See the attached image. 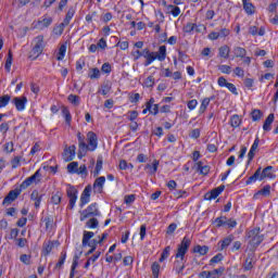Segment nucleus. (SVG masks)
<instances>
[{
  "label": "nucleus",
  "instance_id": "nucleus-1",
  "mask_svg": "<svg viewBox=\"0 0 278 278\" xmlns=\"http://www.w3.org/2000/svg\"><path fill=\"white\" fill-rule=\"evenodd\" d=\"M188 249H190V239L188 237H184L181 243L178 245L177 253L175 255L176 260V273H182L186 266L184 265V260L186 254L188 253Z\"/></svg>",
  "mask_w": 278,
  "mask_h": 278
},
{
  "label": "nucleus",
  "instance_id": "nucleus-2",
  "mask_svg": "<svg viewBox=\"0 0 278 278\" xmlns=\"http://www.w3.org/2000/svg\"><path fill=\"white\" fill-rule=\"evenodd\" d=\"M31 45L33 49L30 51L29 58L31 60H36V58L40 56L45 50V37L42 35L35 37Z\"/></svg>",
  "mask_w": 278,
  "mask_h": 278
},
{
  "label": "nucleus",
  "instance_id": "nucleus-3",
  "mask_svg": "<svg viewBox=\"0 0 278 278\" xmlns=\"http://www.w3.org/2000/svg\"><path fill=\"white\" fill-rule=\"evenodd\" d=\"M249 243L251 247H260L264 242V235L260 228H254L248 232Z\"/></svg>",
  "mask_w": 278,
  "mask_h": 278
},
{
  "label": "nucleus",
  "instance_id": "nucleus-4",
  "mask_svg": "<svg viewBox=\"0 0 278 278\" xmlns=\"http://www.w3.org/2000/svg\"><path fill=\"white\" fill-rule=\"evenodd\" d=\"M94 216H101L97 203L90 204L86 210L80 212V220L84 222L86 218H92Z\"/></svg>",
  "mask_w": 278,
  "mask_h": 278
},
{
  "label": "nucleus",
  "instance_id": "nucleus-5",
  "mask_svg": "<svg viewBox=\"0 0 278 278\" xmlns=\"http://www.w3.org/2000/svg\"><path fill=\"white\" fill-rule=\"evenodd\" d=\"M67 197L70 199V208L75 210V205L77 203V199H79V191L72 185H67Z\"/></svg>",
  "mask_w": 278,
  "mask_h": 278
},
{
  "label": "nucleus",
  "instance_id": "nucleus-6",
  "mask_svg": "<svg viewBox=\"0 0 278 278\" xmlns=\"http://www.w3.org/2000/svg\"><path fill=\"white\" fill-rule=\"evenodd\" d=\"M78 138V160H81V157H85V155L88 153V143H86V137L81 135V132L77 134Z\"/></svg>",
  "mask_w": 278,
  "mask_h": 278
},
{
  "label": "nucleus",
  "instance_id": "nucleus-7",
  "mask_svg": "<svg viewBox=\"0 0 278 278\" xmlns=\"http://www.w3.org/2000/svg\"><path fill=\"white\" fill-rule=\"evenodd\" d=\"M87 151H97L99 147V137H97V134H94L93 131H89L87 134Z\"/></svg>",
  "mask_w": 278,
  "mask_h": 278
},
{
  "label": "nucleus",
  "instance_id": "nucleus-8",
  "mask_svg": "<svg viewBox=\"0 0 278 278\" xmlns=\"http://www.w3.org/2000/svg\"><path fill=\"white\" fill-rule=\"evenodd\" d=\"M142 58H144V66H151L157 60V52H151L148 48L142 50Z\"/></svg>",
  "mask_w": 278,
  "mask_h": 278
},
{
  "label": "nucleus",
  "instance_id": "nucleus-9",
  "mask_svg": "<svg viewBox=\"0 0 278 278\" xmlns=\"http://www.w3.org/2000/svg\"><path fill=\"white\" fill-rule=\"evenodd\" d=\"M224 190H225V186H220V187H217V188L208 191L204 195L205 201H214V199H218V197H220V194H223Z\"/></svg>",
  "mask_w": 278,
  "mask_h": 278
},
{
  "label": "nucleus",
  "instance_id": "nucleus-10",
  "mask_svg": "<svg viewBox=\"0 0 278 278\" xmlns=\"http://www.w3.org/2000/svg\"><path fill=\"white\" fill-rule=\"evenodd\" d=\"M77 148L75 146H70L65 148L62 157L65 162H73L75 160Z\"/></svg>",
  "mask_w": 278,
  "mask_h": 278
},
{
  "label": "nucleus",
  "instance_id": "nucleus-11",
  "mask_svg": "<svg viewBox=\"0 0 278 278\" xmlns=\"http://www.w3.org/2000/svg\"><path fill=\"white\" fill-rule=\"evenodd\" d=\"M92 238H94V232L85 230L83 236V247H90V249H97V245L92 241H90L92 240Z\"/></svg>",
  "mask_w": 278,
  "mask_h": 278
},
{
  "label": "nucleus",
  "instance_id": "nucleus-12",
  "mask_svg": "<svg viewBox=\"0 0 278 278\" xmlns=\"http://www.w3.org/2000/svg\"><path fill=\"white\" fill-rule=\"evenodd\" d=\"M13 103L17 112H25V108H27V97H16L13 99Z\"/></svg>",
  "mask_w": 278,
  "mask_h": 278
},
{
  "label": "nucleus",
  "instance_id": "nucleus-13",
  "mask_svg": "<svg viewBox=\"0 0 278 278\" xmlns=\"http://www.w3.org/2000/svg\"><path fill=\"white\" fill-rule=\"evenodd\" d=\"M40 179V169H38L33 176L26 178L22 185L21 188L22 190H25L26 188H29L33 184H36V180Z\"/></svg>",
  "mask_w": 278,
  "mask_h": 278
},
{
  "label": "nucleus",
  "instance_id": "nucleus-14",
  "mask_svg": "<svg viewBox=\"0 0 278 278\" xmlns=\"http://www.w3.org/2000/svg\"><path fill=\"white\" fill-rule=\"evenodd\" d=\"M104 186H105V176L98 177L93 182V192H96V194H101V192H103Z\"/></svg>",
  "mask_w": 278,
  "mask_h": 278
},
{
  "label": "nucleus",
  "instance_id": "nucleus-15",
  "mask_svg": "<svg viewBox=\"0 0 278 278\" xmlns=\"http://www.w3.org/2000/svg\"><path fill=\"white\" fill-rule=\"evenodd\" d=\"M90 192H92V188L87 186L80 197V207H84V205H88V203H90Z\"/></svg>",
  "mask_w": 278,
  "mask_h": 278
},
{
  "label": "nucleus",
  "instance_id": "nucleus-16",
  "mask_svg": "<svg viewBox=\"0 0 278 278\" xmlns=\"http://www.w3.org/2000/svg\"><path fill=\"white\" fill-rule=\"evenodd\" d=\"M18 194H21V192H18V190H12L9 192V194L4 198L3 200V205H8V203H12L14 201H16V199H18Z\"/></svg>",
  "mask_w": 278,
  "mask_h": 278
},
{
  "label": "nucleus",
  "instance_id": "nucleus-17",
  "mask_svg": "<svg viewBox=\"0 0 278 278\" xmlns=\"http://www.w3.org/2000/svg\"><path fill=\"white\" fill-rule=\"evenodd\" d=\"M53 23V18L51 17H43L41 21L37 22L36 29H47Z\"/></svg>",
  "mask_w": 278,
  "mask_h": 278
},
{
  "label": "nucleus",
  "instance_id": "nucleus-18",
  "mask_svg": "<svg viewBox=\"0 0 278 278\" xmlns=\"http://www.w3.org/2000/svg\"><path fill=\"white\" fill-rule=\"evenodd\" d=\"M273 123H275V114H269L264 124H263V129L264 131H270V129H273Z\"/></svg>",
  "mask_w": 278,
  "mask_h": 278
},
{
  "label": "nucleus",
  "instance_id": "nucleus-19",
  "mask_svg": "<svg viewBox=\"0 0 278 278\" xmlns=\"http://www.w3.org/2000/svg\"><path fill=\"white\" fill-rule=\"evenodd\" d=\"M58 241H47L43 243V255H49L53 251L54 247L59 245Z\"/></svg>",
  "mask_w": 278,
  "mask_h": 278
},
{
  "label": "nucleus",
  "instance_id": "nucleus-20",
  "mask_svg": "<svg viewBox=\"0 0 278 278\" xmlns=\"http://www.w3.org/2000/svg\"><path fill=\"white\" fill-rule=\"evenodd\" d=\"M242 4L245 13H248L250 16L255 14V5H253L250 0H242Z\"/></svg>",
  "mask_w": 278,
  "mask_h": 278
},
{
  "label": "nucleus",
  "instance_id": "nucleus-21",
  "mask_svg": "<svg viewBox=\"0 0 278 278\" xmlns=\"http://www.w3.org/2000/svg\"><path fill=\"white\" fill-rule=\"evenodd\" d=\"M66 49H67V45L66 43H62L59 48V51L56 53V60L59 62H62V60H64V58H66Z\"/></svg>",
  "mask_w": 278,
  "mask_h": 278
},
{
  "label": "nucleus",
  "instance_id": "nucleus-22",
  "mask_svg": "<svg viewBox=\"0 0 278 278\" xmlns=\"http://www.w3.org/2000/svg\"><path fill=\"white\" fill-rule=\"evenodd\" d=\"M66 27L65 24L61 23L59 25H56L54 28H53V31H52V36L54 38H60V36H62V34H64V28Z\"/></svg>",
  "mask_w": 278,
  "mask_h": 278
},
{
  "label": "nucleus",
  "instance_id": "nucleus-23",
  "mask_svg": "<svg viewBox=\"0 0 278 278\" xmlns=\"http://www.w3.org/2000/svg\"><path fill=\"white\" fill-rule=\"evenodd\" d=\"M231 242H233V237L231 236L226 237L223 241H219L218 242L219 251H225V249H227V247H229Z\"/></svg>",
  "mask_w": 278,
  "mask_h": 278
},
{
  "label": "nucleus",
  "instance_id": "nucleus-24",
  "mask_svg": "<svg viewBox=\"0 0 278 278\" xmlns=\"http://www.w3.org/2000/svg\"><path fill=\"white\" fill-rule=\"evenodd\" d=\"M156 60L159 62H164L166 60V46H161L159 52H156Z\"/></svg>",
  "mask_w": 278,
  "mask_h": 278
},
{
  "label": "nucleus",
  "instance_id": "nucleus-25",
  "mask_svg": "<svg viewBox=\"0 0 278 278\" xmlns=\"http://www.w3.org/2000/svg\"><path fill=\"white\" fill-rule=\"evenodd\" d=\"M229 53H231V49L229 48V46H222L219 48V58L227 60L229 58Z\"/></svg>",
  "mask_w": 278,
  "mask_h": 278
},
{
  "label": "nucleus",
  "instance_id": "nucleus-26",
  "mask_svg": "<svg viewBox=\"0 0 278 278\" xmlns=\"http://www.w3.org/2000/svg\"><path fill=\"white\" fill-rule=\"evenodd\" d=\"M273 166H267L263 169L264 179H275V174H273Z\"/></svg>",
  "mask_w": 278,
  "mask_h": 278
},
{
  "label": "nucleus",
  "instance_id": "nucleus-27",
  "mask_svg": "<svg viewBox=\"0 0 278 278\" xmlns=\"http://www.w3.org/2000/svg\"><path fill=\"white\" fill-rule=\"evenodd\" d=\"M157 166H160V162L153 161L152 164L146 165V169L149 170L150 175H155L157 173Z\"/></svg>",
  "mask_w": 278,
  "mask_h": 278
},
{
  "label": "nucleus",
  "instance_id": "nucleus-28",
  "mask_svg": "<svg viewBox=\"0 0 278 278\" xmlns=\"http://www.w3.org/2000/svg\"><path fill=\"white\" fill-rule=\"evenodd\" d=\"M210 248L207 245H195L193 252L198 253L199 255H207Z\"/></svg>",
  "mask_w": 278,
  "mask_h": 278
},
{
  "label": "nucleus",
  "instance_id": "nucleus-29",
  "mask_svg": "<svg viewBox=\"0 0 278 278\" xmlns=\"http://www.w3.org/2000/svg\"><path fill=\"white\" fill-rule=\"evenodd\" d=\"M73 16H75V9L70 8L63 21V24H65V26L68 25L71 21H73Z\"/></svg>",
  "mask_w": 278,
  "mask_h": 278
},
{
  "label": "nucleus",
  "instance_id": "nucleus-30",
  "mask_svg": "<svg viewBox=\"0 0 278 278\" xmlns=\"http://www.w3.org/2000/svg\"><path fill=\"white\" fill-rule=\"evenodd\" d=\"M118 168L119 170H134V164L127 163L125 160H121Z\"/></svg>",
  "mask_w": 278,
  "mask_h": 278
},
{
  "label": "nucleus",
  "instance_id": "nucleus-31",
  "mask_svg": "<svg viewBox=\"0 0 278 278\" xmlns=\"http://www.w3.org/2000/svg\"><path fill=\"white\" fill-rule=\"evenodd\" d=\"M210 101H212V99H210V98H204L201 101V105L199 108V114H204L205 113V110H207V106L210 105Z\"/></svg>",
  "mask_w": 278,
  "mask_h": 278
},
{
  "label": "nucleus",
  "instance_id": "nucleus-32",
  "mask_svg": "<svg viewBox=\"0 0 278 278\" xmlns=\"http://www.w3.org/2000/svg\"><path fill=\"white\" fill-rule=\"evenodd\" d=\"M11 97L9 94H4L0 97V110H3V108H8Z\"/></svg>",
  "mask_w": 278,
  "mask_h": 278
},
{
  "label": "nucleus",
  "instance_id": "nucleus-33",
  "mask_svg": "<svg viewBox=\"0 0 278 278\" xmlns=\"http://www.w3.org/2000/svg\"><path fill=\"white\" fill-rule=\"evenodd\" d=\"M155 86V78L153 76H149L143 80V88H153Z\"/></svg>",
  "mask_w": 278,
  "mask_h": 278
},
{
  "label": "nucleus",
  "instance_id": "nucleus-34",
  "mask_svg": "<svg viewBox=\"0 0 278 278\" xmlns=\"http://www.w3.org/2000/svg\"><path fill=\"white\" fill-rule=\"evenodd\" d=\"M233 54L236 58H244L247 55V50L244 48L236 47L233 48Z\"/></svg>",
  "mask_w": 278,
  "mask_h": 278
},
{
  "label": "nucleus",
  "instance_id": "nucleus-35",
  "mask_svg": "<svg viewBox=\"0 0 278 278\" xmlns=\"http://www.w3.org/2000/svg\"><path fill=\"white\" fill-rule=\"evenodd\" d=\"M86 227L87 229H97V227H99V220H97V218H90L86 223Z\"/></svg>",
  "mask_w": 278,
  "mask_h": 278
},
{
  "label": "nucleus",
  "instance_id": "nucleus-36",
  "mask_svg": "<svg viewBox=\"0 0 278 278\" xmlns=\"http://www.w3.org/2000/svg\"><path fill=\"white\" fill-rule=\"evenodd\" d=\"M99 77H101V71L99 68L94 67L89 71L90 79H99Z\"/></svg>",
  "mask_w": 278,
  "mask_h": 278
},
{
  "label": "nucleus",
  "instance_id": "nucleus-37",
  "mask_svg": "<svg viewBox=\"0 0 278 278\" xmlns=\"http://www.w3.org/2000/svg\"><path fill=\"white\" fill-rule=\"evenodd\" d=\"M258 194H262L263 197H270V185H266L260 190L255 197H258Z\"/></svg>",
  "mask_w": 278,
  "mask_h": 278
},
{
  "label": "nucleus",
  "instance_id": "nucleus-38",
  "mask_svg": "<svg viewBox=\"0 0 278 278\" xmlns=\"http://www.w3.org/2000/svg\"><path fill=\"white\" fill-rule=\"evenodd\" d=\"M194 27H197V24L194 23H187L184 27H182V31L185 34H192V31H194Z\"/></svg>",
  "mask_w": 278,
  "mask_h": 278
},
{
  "label": "nucleus",
  "instance_id": "nucleus-39",
  "mask_svg": "<svg viewBox=\"0 0 278 278\" xmlns=\"http://www.w3.org/2000/svg\"><path fill=\"white\" fill-rule=\"evenodd\" d=\"M227 224V217L222 216L217 217L214 222L215 227H226Z\"/></svg>",
  "mask_w": 278,
  "mask_h": 278
},
{
  "label": "nucleus",
  "instance_id": "nucleus-40",
  "mask_svg": "<svg viewBox=\"0 0 278 278\" xmlns=\"http://www.w3.org/2000/svg\"><path fill=\"white\" fill-rule=\"evenodd\" d=\"M223 273H225V268L219 267L217 269L210 271V275L211 278H220V275H223Z\"/></svg>",
  "mask_w": 278,
  "mask_h": 278
},
{
  "label": "nucleus",
  "instance_id": "nucleus-41",
  "mask_svg": "<svg viewBox=\"0 0 278 278\" xmlns=\"http://www.w3.org/2000/svg\"><path fill=\"white\" fill-rule=\"evenodd\" d=\"M62 116L64 117L67 125H71V121H73V117L71 116V112L66 108L62 110Z\"/></svg>",
  "mask_w": 278,
  "mask_h": 278
},
{
  "label": "nucleus",
  "instance_id": "nucleus-42",
  "mask_svg": "<svg viewBox=\"0 0 278 278\" xmlns=\"http://www.w3.org/2000/svg\"><path fill=\"white\" fill-rule=\"evenodd\" d=\"M152 275L154 278H159L160 277V263L154 262L152 264Z\"/></svg>",
  "mask_w": 278,
  "mask_h": 278
},
{
  "label": "nucleus",
  "instance_id": "nucleus-43",
  "mask_svg": "<svg viewBox=\"0 0 278 278\" xmlns=\"http://www.w3.org/2000/svg\"><path fill=\"white\" fill-rule=\"evenodd\" d=\"M168 9L170 10L172 16H174L175 18H177V16L181 14V9L179 7L169 5Z\"/></svg>",
  "mask_w": 278,
  "mask_h": 278
},
{
  "label": "nucleus",
  "instance_id": "nucleus-44",
  "mask_svg": "<svg viewBox=\"0 0 278 278\" xmlns=\"http://www.w3.org/2000/svg\"><path fill=\"white\" fill-rule=\"evenodd\" d=\"M51 202L54 205H60V203L62 202V193L60 192L54 193L51 198Z\"/></svg>",
  "mask_w": 278,
  "mask_h": 278
},
{
  "label": "nucleus",
  "instance_id": "nucleus-45",
  "mask_svg": "<svg viewBox=\"0 0 278 278\" xmlns=\"http://www.w3.org/2000/svg\"><path fill=\"white\" fill-rule=\"evenodd\" d=\"M4 68L7 71V73H10V71L12 70V52H9V55L7 58V62L4 64Z\"/></svg>",
  "mask_w": 278,
  "mask_h": 278
},
{
  "label": "nucleus",
  "instance_id": "nucleus-46",
  "mask_svg": "<svg viewBox=\"0 0 278 278\" xmlns=\"http://www.w3.org/2000/svg\"><path fill=\"white\" fill-rule=\"evenodd\" d=\"M65 262H66V252H62L61 257L55 265V268H62L64 266Z\"/></svg>",
  "mask_w": 278,
  "mask_h": 278
},
{
  "label": "nucleus",
  "instance_id": "nucleus-47",
  "mask_svg": "<svg viewBox=\"0 0 278 278\" xmlns=\"http://www.w3.org/2000/svg\"><path fill=\"white\" fill-rule=\"evenodd\" d=\"M20 261L22 262V264H25L26 266H29V264H31V256L27 255V254H22L20 256Z\"/></svg>",
  "mask_w": 278,
  "mask_h": 278
},
{
  "label": "nucleus",
  "instance_id": "nucleus-48",
  "mask_svg": "<svg viewBox=\"0 0 278 278\" xmlns=\"http://www.w3.org/2000/svg\"><path fill=\"white\" fill-rule=\"evenodd\" d=\"M194 31H197V34H205L207 27L204 24H195Z\"/></svg>",
  "mask_w": 278,
  "mask_h": 278
},
{
  "label": "nucleus",
  "instance_id": "nucleus-49",
  "mask_svg": "<svg viewBox=\"0 0 278 278\" xmlns=\"http://www.w3.org/2000/svg\"><path fill=\"white\" fill-rule=\"evenodd\" d=\"M218 71H220V73L224 75H231V66L229 65H219Z\"/></svg>",
  "mask_w": 278,
  "mask_h": 278
},
{
  "label": "nucleus",
  "instance_id": "nucleus-50",
  "mask_svg": "<svg viewBox=\"0 0 278 278\" xmlns=\"http://www.w3.org/2000/svg\"><path fill=\"white\" fill-rule=\"evenodd\" d=\"M15 242H16V247H18V249H25V247H27V244H28V241L25 238L16 239Z\"/></svg>",
  "mask_w": 278,
  "mask_h": 278
},
{
  "label": "nucleus",
  "instance_id": "nucleus-51",
  "mask_svg": "<svg viewBox=\"0 0 278 278\" xmlns=\"http://www.w3.org/2000/svg\"><path fill=\"white\" fill-rule=\"evenodd\" d=\"M223 254H216L215 256H213L210 261V265L214 266V264H219V262H223Z\"/></svg>",
  "mask_w": 278,
  "mask_h": 278
},
{
  "label": "nucleus",
  "instance_id": "nucleus-52",
  "mask_svg": "<svg viewBox=\"0 0 278 278\" xmlns=\"http://www.w3.org/2000/svg\"><path fill=\"white\" fill-rule=\"evenodd\" d=\"M230 125L231 127H240V116L232 115L230 118Z\"/></svg>",
  "mask_w": 278,
  "mask_h": 278
},
{
  "label": "nucleus",
  "instance_id": "nucleus-53",
  "mask_svg": "<svg viewBox=\"0 0 278 278\" xmlns=\"http://www.w3.org/2000/svg\"><path fill=\"white\" fill-rule=\"evenodd\" d=\"M79 167V163L72 162L67 165L68 173H77V168Z\"/></svg>",
  "mask_w": 278,
  "mask_h": 278
},
{
  "label": "nucleus",
  "instance_id": "nucleus-54",
  "mask_svg": "<svg viewBox=\"0 0 278 278\" xmlns=\"http://www.w3.org/2000/svg\"><path fill=\"white\" fill-rule=\"evenodd\" d=\"M67 101H70V103H72V105H79V97H77L75 94H70L67 97Z\"/></svg>",
  "mask_w": 278,
  "mask_h": 278
},
{
  "label": "nucleus",
  "instance_id": "nucleus-55",
  "mask_svg": "<svg viewBox=\"0 0 278 278\" xmlns=\"http://www.w3.org/2000/svg\"><path fill=\"white\" fill-rule=\"evenodd\" d=\"M252 176H254L256 181H264V174L262 172V168L256 169V172Z\"/></svg>",
  "mask_w": 278,
  "mask_h": 278
},
{
  "label": "nucleus",
  "instance_id": "nucleus-56",
  "mask_svg": "<svg viewBox=\"0 0 278 278\" xmlns=\"http://www.w3.org/2000/svg\"><path fill=\"white\" fill-rule=\"evenodd\" d=\"M197 105H199V101H197L195 99L190 100L187 103V108H188V110H190V112H192L193 110H197Z\"/></svg>",
  "mask_w": 278,
  "mask_h": 278
},
{
  "label": "nucleus",
  "instance_id": "nucleus-57",
  "mask_svg": "<svg viewBox=\"0 0 278 278\" xmlns=\"http://www.w3.org/2000/svg\"><path fill=\"white\" fill-rule=\"evenodd\" d=\"M102 73L110 75L112 73V65L110 63H104L101 67Z\"/></svg>",
  "mask_w": 278,
  "mask_h": 278
},
{
  "label": "nucleus",
  "instance_id": "nucleus-58",
  "mask_svg": "<svg viewBox=\"0 0 278 278\" xmlns=\"http://www.w3.org/2000/svg\"><path fill=\"white\" fill-rule=\"evenodd\" d=\"M201 136V130L199 128H195L190 131L189 138H192L193 140H197Z\"/></svg>",
  "mask_w": 278,
  "mask_h": 278
},
{
  "label": "nucleus",
  "instance_id": "nucleus-59",
  "mask_svg": "<svg viewBox=\"0 0 278 278\" xmlns=\"http://www.w3.org/2000/svg\"><path fill=\"white\" fill-rule=\"evenodd\" d=\"M168 255H170V248L167 247L164 249L161 257H160V262H164V260H166L168 257Z\"/></svg>",
  "mask_w": 278,
  "mask_h": 278
},
{
  "label": "nucleus",
  "instance_id": "nucleus-60",
  "mask_svg": "<svg viewBox=\"0 0 278 278\" xmlns=\"http://www.w3.org/2000/svg\"><path fill=\"white\" fill-rule=\"evenodd\" d=\"M262 118V112L260 110H254L252 112V121H261Z\"/></svg>",
  "mask_w": 278,
  "mask_h": 278
},
{
  "label": "nucleus",
  "instance_id": "nucleus-61",
  "mask_svg": "<svg viewBox=\"0 0 278 278\" xmlns=\"http://www.w3.org/2000/svg\"><path fill=\"white\" fill-rule=\"evenodd\" d=\"M237 226H238V222H236V219L226 218V227L233 229Z\"/></svg>",
  "mask_w": 278,
  "mask_h": 278
},
{
  "label": "nucleus",
  "instance_id": "nucleus-62",
  "mask_svg": "<svg viewBox=\"0 0 278 278\" xmlns=\"http://www.w3.org/2000/svg\"><path fill=\"white\" fill-rule=\"evenodd\" d=\"M233 73L236 75V77H244V70H242V67H239L237 66L235 70H233Z\"/></svg>",
  "mask_w": 278,
  "mask_h": 278
},
{
  "label": "nucleus",
  "instance_id": "nucleus-63",
  "mask_svg": "<svg viewBox=\"0 0 278 278\" xmlns=\"http://www.w3.org/2000/svg\"><path fill=\"white\" fill-rule=\"evenodd\" d=\"M227 90H229L230 92H232V94H238V88H236V85L228 83L226 85Z\"/></svg>",
  "mask_w": 278,
  "mask_h": 278
},
{
  "label": "nucleus",
  "instance_id": "nucleus-64",
  "mask_svg": "<svg viewBox=\"0 0 278 278\" xmlns=\"http://www.w3.org/2000/svg\"><path fill=\"white\" fill-rule=\"evenodd\" d=\"M132 59L135 60V62H138V60H140V58H142V52H140V50H135L131 52Z\"/></svg>",
  "mask_w": 278,
  "mask_h": 278
}]
</instances>
